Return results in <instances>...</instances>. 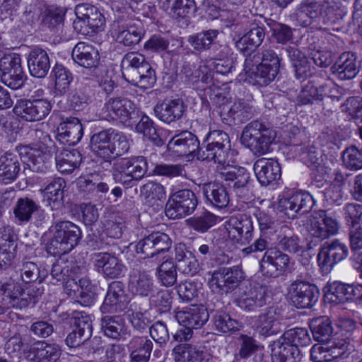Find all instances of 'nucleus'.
<instances>
[{
	"instance_id": "1",
	"label": "nucleus",
	"mask_w": 362,
	"mask_h": 362,
	"mask_svg": "<svg viewBox=\"0 0 362 362\" xmlns=\"http://www.w3.org/2000/svg\"><path fill=\"white\" fill-rule=\"evenodd\" d=\"M232 153L230 144L206 147L200 156L203 160H213L217 164L216 177L223 181L228 182L234 192L241 196L245 189L249 181L250 174L247 170L242 167L230 165Z\"/></svg>"
},
{
	"instance_id": "2",
	"label": "nucleus",
	"mask_w": 362,
	"mask_h": 362,
	"mask_svg": "<svg viewBox=\"0 0 362 362\" xmlns=\"http://www.w3.org/2000/svg\"><path fill=\"white\" fill-rule=\"evenodd\" d=\"M334 6L325 1L316 0H303L296 7L293 18L298 25L311 26L313 29L321 30L322 24L334 23L338 19Z\"/></svg>"
},
{
	"instance_id": "3",
	"label": "nucleus",
	"mask_w": 362,
	"mask_h": 362,
	"mask_svg": "<svg viewBox=\"0 0 362 362\" xmlns=\"http://www.w3.org/2000/svg\"><path fill=\"white\" fill-rule=\"evenodd\" d=\"M90 148L95 156L110 163L112 159L129 151V143L125 135L108 129L92 135Z\"/></svg>"
},
{
	"instance_id": "4",
	"label": "nucleus",
	"mask_w": 362,
	"mask_h": 362,
	"mask_svg": "<svg viewBox=\"0 0 362 362\" xmlns=\"http://www.w3.org/2000/svg\"><path fill=\"white\" fill-rule=\"evenodd\" d=\"M262 62L259 57L249 56L245 60L244 71L248 77L254 79L255 83L266 86L274 80L280 67V59L272 49H265L262 53Z\"/></svg>"
},
{
	"instance_id": "5",
	"label": "nucleus",
	"mask_w": 362,
	"mask_h": 362,
	"mask_svg": "<svg viewBox=\"0 0 362 362\" xmlns=\"http://www.w3.org/2000/svg\"><path fill=\"white\" fill-rule=\"evenodd\" d=\"M36 135L39 138L38 142L32 146H23L20 150V155L30 170L44 173L48 168L54 142L47 133L37 131Z\"/></svg>"
},
{
	"instance_id": "6",
	"label": "nucleus",
	"mask_w": 362,
	"mask_h": 362,
	"mask_svg": "<svg viewBox=\"0 0 362 362\" xmlns=\"http://www.w3.org/2000/svg\"><path fill=\"white\" fill-rule=\"evenodd\" d=\"M53 236L47 244V251L52 255L69 252L81 237L79 228L71 221H59L51 227Z\"/></svg>"
},
{
	"instance_id": "7",
	"label": "nucleus",
	"mask_w": 362,
	"mask_h": 362,
	"mask_svg": "<svg viewBox=\"0 0 362 362\" xmlns=\"http://www.w3.org/2000/svg\"><path fill=\"white\" fill-rule=\"evenodd\" d=\"M274 138L271 128L262 122L253 120L244 127L240 139L254 154L261 156L269 151Z\"/></svg>"
},
{
	"instance_id": "8",
	"label": "nucleus",
	"mask_w": 362,
	"mask_h": 362,
	"mask_svg": "<svg viewBox=\"0 0 362 362\" xmlns=\"http://www.w3.org/2000/svg\"><path fill=\"white\" fill-rule=\"evenodd\" d=\"M148 164L143 156L124 158L112 166V177L116 182L131 185L133 181L141 180L147 173Z\"/></svg>"
},
{
	"instance_id": "9",
	"label": "nucleus",
	"mask_w": 362,
	"mask_h": 362,
	"mask_svg": "<svg viewBox=\"0 0 362 362\" xmlns=\"http://www.w3.org/2000/svg\"><path fill=\"white\" fill-rule=\"evenodd\" d=\"M303 227L308 236L321 242L337 234L339 223L335 218L329 216L326 211L320 210L313 212L306 219Z\"/></svg>"
},
{
	"instance_id": "10",
	"label": "nucleus",
	"mask_w": 362,
	"mask_h": 362,
	"mask_svg": "<svg viewBox=\"0 0 362 362\" xmlns=\"http://www.w3.org/2000/svg\"><path fill=\"white\" fill-rule=\"evenodd\" d=\"M209 313L204 306L191 305L175 313V317L178 323L185 327V330L179 331L175 338L187 341L192 337V329L202 327L209 320Z\"/></svg>"
},
{
	"instance_id": "11",
	"label": "nucleus",
	"mask_w": 362,
	"mask_h": 362,
	"mask_svg": "<svg viewBox=\"0 0 362 362\" xmlns=\"http://www.w3.org/2000/svg\"><path fill=\"white\" fill-rule=\"evenodd\" d=\"M244 278V272L240 266L224 267L211 274L208 285L214 293H228L236 288Z\"/></svg>"
},
{
	"instance_id": "12",
	"label": "nucleus",
	"mask_w": 362,
	"mask_h": 362,
	"mask_svg": "<svg viewBox=\"0 0 362 362\" xmlns=\"http://www.w3.org/2000/svg\"><path fill=\"white\" fill-rule=\"evenodd\" d=\"M198 204L195 194L189 189L171 193L165 206V214L170 218H180L193 213Z\"/></svg>"
},
{
	"instance_id": "13",
	"label": "nucleus",
	"mask_w": 362,
	"mask_h": 362,
	"mask_svg": "<svg viewBox=\"0 0 362 362\" xmlns=\"http://www.w3.org/2000/svg\"><path fill=\"white\" fill-rule=\"evenodd\" d=\"M1 81L6 86L16 90L24 83L25 75L21 66V59L17 54H11L0 59Z\"/></svg>"
},
{
	"instance_id": "14",
	"label": "nucleus",
	"mask_w": 362,
	"mask_h": 362,
	"mask_svg": "<svg viewBox=\"0 0 362 362\" xmlns=\"http://www.w3.org/2000/svg\"><path fill=\"white\" fill-rule=\"evenodd\" d=\"M51 109L52 105L47 100L21 99L17 101L13 111L16 116L25 121L35 122L45 118L49 114Z\"/></svg>"
},
{
	"instance_id": "15",
	"label": "nucleus",
	"mask_w": 362,
	"mask_h": 362,
	"mask_svg": "<svg viewBox=\"0 0 362 362\" xmlns=\"http://www.w3.org/2000/svg\"><path fill=\"white\" fill-rule=\"evenodd\" d=\"M314 203L313 197L308 192H296L288 197L280 198L277 209L288 218H293L297 214L310 211Z\"/></svg>"
},
{
	"instance_id": "16",
	"label": "nucleus",
	"mask_w": 362,
	"mask_h": 362,
	"mask_svg": "<svg viewBox=\"0 0 362 362\" xmlns=\"http://www.w3.org/2000/svg\"><path fill=\"white\" fill-rule=\"evenodd\" d=\"M228 238L240 245L249 243L254 237L253 222L246 216H231L225 222Z\"/></svg>"
},
{
	"instance_id": "17",
	"label": "nucleus",
	"mask_w": 362,
	"mask_h": 362,
	"mask_svg": "<svg viewBox=\"0 0 362 362\" xmlns=\"http://www.w3.org/2000/svg\"><path fill=\"white\" fill-rule=\"evenodd\" d=\"M93 264L96 271L105 279L122 278L127 271L122 261L109 252L95 253Z\"/></svg>"
},
{
	"instance_id": "18",
	"label": "nucleus",
	"mask_w": 362,
	"mask_h": 362,
	"mask_svg": "<svg viewBox=\"0 0 362 362\" xmlns=\"http://www.w3.org/2000/svg\"><path fill=\"white\" fill-rule=\"evenodd\" d=\"M319 290L310 283L296 281L288 288V296L291 303L298 308L312 307L317 301Z\"/></svg>"
},
{
	"instance_id": "19",
	"label": "nucleus",
	"mask_w": 362,
	"mask_h": 362,
	"mask_svg": "<svg viewBox=\"0 0 362 362\" xmlns=\"http://www.w3.org/2000/svg\"><path fill=\"white\" fill-rule=\"evenodd\" d=\"M260 271L263 275L277 277L290 269L288 255L276 249L267 250L260 262Z\"/></svg>"
},
{
	"instance_id": "20",
	"label": "nucleus",
	"mask_w": 362,
	"mask_h": 362,
	"mask_svg": "<svg viewBox=\"0 0 362 362\" xmlns=\"http://www.w3.org/2000/svg\"><path fill=\"white\" fill-rule=\"evenodd\" d=\"M347 350L344 339H334L313 345L310 349V358L313 362H329L344 356Z\"/></svg>"
},
{
	"instance_id": "21",
	"label": "nucleus",
	"mask_w": 362,
	"mask_h": 362,
	"mask_svg": "<svg viewBox=\"0 0 362 362\" xmlns=\"http://www.w3.org/2000/svg\"><path fill=\"white\" fill-rule=\"evenodd\" d=\"M136 108V105L127 98H110L104 103L100 115L107 120L120 119L125 122L134 113Z\"/></svg>"
},
{
	"instance_id": "22",
	"label": "nucleus",
	"mask_w": 362,
	"mask_h": 362,
	"mask_svg": "<svg viewBox=\"0 0 362 362\" xmlns=\"http://www.w3.org/2000/svg\"><path fill=\"white\" fill-rule=\"evenodd\" d=\"M172 240L164 233L154 232L140 240L136 245L137 253L144 255L146 257L154 256L168 252L171 247Z\"/></svg>"
},
{
	"instance_id": "23",
	"label": "nucleus",
	"mask_w": 362,
	"mask_h": 362,
	"mask_svg": "<svg viewBox=\"0 0 362 362\" xmlns=\"http://www.w3.org/2000/svg\"><path fill=\"white\" fill-rule=\"evenodd\" d=\"M348 254L347 246L339 240H334L324 244L317 255V262L323 270L329 271L334 264L346 259Z\"/></svg>"
},
{
	"instance_id": "24",
	"label": "nucleus",
	"mask_w": 362,
	"mask_h": 362,
	"mask_svg": "<svg viewBox=\"0 0 362 362\" xmlns=\"http://www.w3.org/2000/svg\"><path fill=\"white\" fill-rule=\"evenodd\" d=\"M16 234L10 226L0 228V270H6L15 257Z\"/></svg>"
},
{
	"instance_id": "25",
	"label": "nucleus",
	"mask_w": 362,
	"mask_h": 362,
	"mask_svg": "<svg viewBox=\"0 0 362 362\" xmlns=\"http://www.w3.org/2000/svg\"><path fill=\"white\" fill-rule=\"evenodd\" d=\"M83 128L76 117H68L57 127V139L64 145L74 146L81 139Z\"/></svg>"
},
{
	"instance_id": "26",
	"label": "nucleus",
	"mask_w": 362,
	"mask_h": 362,
	"mask_svg": "<svg viewBox=\"0 0 362 362\" xmlns=\"http://www.w3.org/2000/svg\"><path fill=\"white\" fill-rule=\"evenodd\" d=\"M254 172L259 182L262 186H267L281 177V167L274 159L262 158L255 161Z\"/></svg>"
},
{
	"instance_id": "27",
	"label": "nucleus",
	"mask_w": 362,
	"mask_h": 362,
	"mask_svg": "<svg viewBox=\"0 0 362 362\" xmlns=\"http://www.w3.org/2000/svg\"><path fill=\"white\" fill-rule=\"evenodd\" d=\"M199 146L197 137L189 132L185 131L174 136L168 144V149L177 156L192 154Z\"/></svg>"
},
{
	"instance_id": "28",
	"label": "nucleus",
	"mask_w": 362,
	"mask_h": 362,
	"mask_svg": "<svg viewBox=\"0 0 362 362\" xmlns=\"http://www.w3.org/2000/svg\"><path fill=\"white\" fill-rule=\"evenodd\" d=\"M185 112V106L180 99L165 100L154 107L157 118L167 124L181 119Z\"/></svg>"
},
{
	"instance_id": "29",
	"label": "nucleus",
	"mask_w": 362,
	"mask_h": 362,
	"mask_svg": "<svg viewBox=\"0 0 362 362\" xmlns=\"http://www.w3.org/2000/svg\"><path fill=\"white\" fill-rule=\"evenodd\" d=\"M0 292L8 307L22 309L28 306L24 291L21 285L12 279L0 281Z\"/></svg>"
},
{
	"instance_id": "30",
	"label": "nucleus",
	"mask_w": 362,
	"mask_h": 362,
	"mask_svg": "<svg viewBox=\"0 0 362 362\" xmlns=\"http://www.w3.org/2000/svg\"><path fill=\"white\" fill-rule=\"evenodd\" d=\"M359 62L354 53H342L332 66L333 73L341 80L354 78L359 71Z\"/></svg>"
},
{
	"instance_id": "31",
	"label": "nucleus",
	"mask_w": 362,
	"mask_h": 362,
	"mask_svg": "<svg viewBox=\"0 0 362 362\" xmlns=\"http://www.w3.org/2000/svg\"><path fill=\"white\" fill-rule=\"evenodd\" d=\"M266 287L256 284L243 293L237 299V305L247 311H254L266 303Z\"/></svg>"
},
{
	"instance_id": "32",
	"label": "nucleus",
	"mask_w": 362,
	"mask_h": 362,
	"mask_svg": "<svg viewBox=\"0 0 362 362\" xmlns=\"http://www.w3.org/2000/svg\"><path fill=\"white\" fill-rule=\"evenodd\" d=\"M127 302L128 298L122 284L119 281H114L109 286L101 310L107 312L122 310Z\"/></svg>"
},
{
	"instance_id": "33",
	"label": "nucleus",
	"mask_w": 362,
	"mask_h": 362,
	"mask_svg": "<svg viewBox=\"0 0 362 362\" xmlns=\"http://www.w3.org/2000/svg\"><path fill=\"white\" fill-rule=\"evenodd\" d=\"M71 57L76 63L85 68L95 67L99 61L98 50L93 45L83 42L75 45Z\"/></svg>"
},
{
	"instance_id": "34",
	"label": "nucleus",
	"mask_w": 362,
	"mask_h": 362,
	"mask_svg": "<svg viewBox=\"0 0 362 362\" xmlns=\"http://www.w3.org/2000/svg\"><path fill=\"white\" fill-rule=\"evenodd\" d=\"M29 71L36 78L45 77L50 68V62L47 53L40 49H33L28 58Z\"/></svg>"
},
{
	"instance_id": "35",
	"label": "nucleus",
	"mask_w": 362,
	"mask_h": 362,
	"mask_svg": "<svg viewBox=\"0 0 362 362\" xmlns=\"http://www.w3.org/2000/svg\"><path fill=\"white\" fill-rule=\"evenodd\" d=\"M154 288L153 277L145 272H134L129 276V289L134 295L148 296Z\"/></svg>"
},
{
	"instance_id": "36",
	"label": "nucleus",
	"mask_w": 362,
	"mask_h": 362,
	"mask_svg": "<svg viewBox=\"0 0 362 362\" xmlns=\"http://www.w3.org/2000/svg\"><path fill=\"white\" fill-rule=\"evenodd\" d=\"M65 186L64 180L61 177H57L53 179L42 190L44 199L52 210L58 209L63 206L64 189Z\"/></svg>"
},
{
	"instance_id": "37",
	"label": "nucleus",
	"mask_w": 362,
	"mask_h": 362,
	"mask_svg": "<svg viewBox=\"0 0 362 362\" xmlns=\"http://www.w3.org/2000/svg\"><path fill=\"white\" fill-rule=\"evenodd\" d=\"M203 193L206 200L217 209L226 208L230 202V196L226 188L215 182L204 185Z\"/></svg>"
},
{
	"instance_id": "38",
	"label": "nucleus",
	"mask_w": 362,
	"mask_h": 362,
	"mask_svg": "<svg viewBox=\"0 0 362 362\" xmlns=\"http://www.w3.org/2000/svg\"><path fill=\"white\" fill-rule=\"evenodd\" d=\"M21 167L17 156L7 153L0 157V182L10 183L17 178Z\"/></svg>"
},
{
	"instance_id": "39",
	"label": "nucleus",
	"mask_w": 362,
	"mask_h": 362,
	"mask_svg": "<svg viewBox=\"0 0 362 362\" xmlns=\"http://www.w3.org/2000/svg\"><path fill=\"white\" fill-rule=\"evenodd\" d=\"M152 349L153 342L146 337L132 338L129 344L132 362H148Z\"/></svg>"
},
{
	"instance_id": "40",
	"label": "nucleus",
	"mask_w": 362,
	"mask_h": 362,
	"mask_svg": "<svg viewBox=\"0 0 362 362\" xmlns=\"http://www.w3.org/2000/svg\"><path fill=\"white\" fill-rule=\"evenodd\" d=\"M144 34V31L140 22H129L122 25L118 31L117 40L125 46H132L139 43Z\"/></svg>"
},
{
	"instance_id": "41",
	"label": "nucleus",
	"mask_w": 362,
	"mask_h": 362,
	"mask_svg": "<svg viewBox=\"0 0 362 362\" xmlns=\"http://www.w3.org/2000/svg\"><path fill=\"white\" fill-rule=\"evenodd\" d=\"M33 359L37 362H55L62 354L61 347L57 344L38 341L31 349Z\"/></svg>"
},
{
	"instance_id": "42",
	"label": "nucleus",
	"mask_w": 362,
	"mask_h": 362,
	"mask_svg": "<svg viewBox=\"0 0 362 362\" xmlns=\"http://www.w3.org/2000/svg\"><path fill=\"white\" fill-rule=\"evenodd\" d=\"M298 353V348L282 336L273 344L272 360V362H293Z\"/></svg>"
},
{
	"instance_id": "43",
	"label": "nucleus",
	"mask_w": 362,
	"mask_h": 362,
	"mask_svg": "<svg viewBox=\"0 0 362 362\" xmlns=\"http://www.w3.org/2000/svg\"><path fill=\"white\" fill-rule=\"evenodd\" d=\"M57 170L62 174L71 173L78 167L81 161V155L77 150L62 151L55 158Z\"/></svg>"
},
{
	"instance_id": "44",
	"label": "nucleus",
	"mask_w": 362,
	"mask_h": 362,
	"mask_svg": "<svg viewBox=\"0 0 362 362\" xmlns=\"http://www.w3.org/2000/svg\"><path fill=\"white\" fill-rule=\"evenodd\" d=\"M279 247L290 253H301L304 251V247L300 243L299 237L294 234L291 228L286 226H282L280 234L278 236Z\"/></svg>"
},
{
	"instance_id": "45",
	"label": "nucleus",
	"mask_w": 362,
	"mask_h": 362,
	"mask_svg": "<svg viewBox=\"0 0 362 362\" xmlns=\"http://www.w3.org/2000/svg\"><path fill=\"white\" fill-rule=\"evenodd\" d=\"M280 317L274 308H269L265 313L259 315L257 328L262 335L276 334L281 329Z\"/></svg>"
},
{
	"instance_id": "46",
	"label": "nucleus",
	"mask_w": 362,
	"mask_h": 362,
	"mask_svg": "<svg viewBox=\"0 0 362 362\" xmlns=\"http://www.w3.org/2000/svg\"><path fill=\"white\" fill-rule=\"evenodd\" d=\"M75 14L81 19L86 20L89 28L93 30L102 27L105 22V18L99 10L90 4H78L75 7Z\"/></svg>"
},
{
	"instance_id": "47",
	"label": "nucleus",
	"mask_w": 362,
	"mask_h": 362,
	"mask_svg": "<svg viewBox=\"0 0 362 362\" xmlns=\"http://www.w3.org/2000/svg\"><path fill=\"white\" fill-rule=\"evenodd\" d=\"M194 0H165L162 8L173 18H183L195 10Z\"/></svg>"
},
{
	"instance_id": "48",
	"label": "nucleus",
	"mask_w": 362,
	"mask_h": 362,
	"mask_svg": "<svg viewBox=\"0 0 362 362\" xmlns=\"http://www.w3.org/2000/svg\"><path fill=\"white\" fill-rule=\"evenodd\" d=\"M124 228L123 218L115 213L112 209H107L103 222V230L107 236L119 239L122 238Z\"/></svg>"
},
{
	"instance_id": "49",
	"label": "nucleus",
	"mask_w": 362,
	"mask_h": 362,
	"mask_svg": "<svg viewBox=\"0 0 362 362\" xmlns=\"http://www.w3.org/2000/svg\"><path fill=\"white\" fill-rule=\"evenodd\" d=\"M326 88V86L317 87L313 83H308L298 95L297 103L304 105L322 101L324 97L328 95V93L325 90Z\"/></svg>"
},
{
	"instance_id": "50",
	"label": "nucleus",
	"mask_w": 362,
	"mask_h": 362,
	"mask_svg": "<svg viewBox=\"0 0 362 362\" xmlns=\"http://www.w3.org/2000/svg\"><path fill=\"white\" fill-rule=\"evenodd\" d=\"M254 112L252 105L247 101L240 100L233 103L228 109L226 115L235 124H241L252 118Z\"/></svg>"
},
{
	"instance_id": "51",
	"label": "nucleus",
	"mask_w": 362,
	"mask_h": 362,
	"mask_svg": "<svg viewBox=\"0 0 362 362\" xmlns=\"http://www.w3.org/2000/svg\"><path fill=\"white\" fill-rule=\"evenodd\" d=\"M355 284H345L341 282L333 283L325 294V297L330 303L334 304L343 303L350 298L354 297Z\"/></svg>"
},
{
	"instance_id": "52",
	"label": "nucleus",
	"mask_w": 362,
	"mask_h": 362,
	"mask_svg": "<svg viewBox=\"0 0 362 362\" xmlns=\"http://www.w3.org/2000/svg\"><path fill=\"white\" fill-rule=\"evenodd\" d=\"M38 207L37 204L31 199L28 197L18 199L13 208L16 222L20 225L28 222Z\"/></svg>"
},
{
	"instance_id": "53",
	"label": "nucleus",
	"mask_w": 362,
	"mask_h": 362,
	"mask_svg": "<svg viewBox=\"0 0 362 362\" xmlns=\"http://www.w3.org/2000/svg\"><path fill=\"white\" fill-rule=\"evenodd\" d=\"M51 76L54 81V92L62 95L69 90L72 81L71 73L64 66L56 64L52 70Z\"/></svg>"
},
{
	"instance_id": "54",
	"label": "nucleus",
	"mask_w": 362,
	"mask_h": 362,
	"mask_svg": "<svg viewBox=\"0 0 362 362\" xmlns=\"http://www.w3.org/2000/svg\"><path fill=\"white\" fill-rule=\"evenodd\" d=\"M264 38V29L257 25L236 42V47L242 52L251 50L258 47Z\"/></svg>"
},
{
	"instance_id": "55",
	"label": "nucleus",
	"mask_w": 362,
	"mask_h": 362,
	"mask_svg": "<svg viewBox=\"0 0 362 362\" xmlns=\"http://www.w3.org/2000/svg\"><path fill=\"white\" fill-rule=\"evenodd\" d=\"M127 81L140 88H148L156 83V74L149 63L146 62Z\"/></svg>"
},
{
	"instance_id": "56",
	"label": "nucleus",
	"mask_w": 362,
	"mask_h": 362,
	"mask_svg": "<svg viewBox=\"0 0 362 362\" xmlns=\"http://www.w3.org/2000/svg\"><path fill=\"white\" fill-rule=\"evenodd\" d=\"M286 51L295 68L296 77L302 79L306 78L310 71L308 59L299 49L294 47H289Z\"/></svg>"
},
{
	"instance_id": "57",
	"label": "nucleus",
	"mask_w": 362,
	"mask_h": 362,
	"mask_svg": "<svg viewBox=\"0 0 362 362\" xmlns=\"http://www.w3.org/2000/svg\"><path fill=\"white\" fill-rule=\"evenodd\" d=\"M147 62L143 54L139 52H129L126 54L122 61V75L127 80L134 73Z\"/></svg>"
},
{
	"instance_id": "58",
	"label": "nucleus",
	"mask_w": 362,
	"mask_h": 362,
	"mask_svg": "<svg viewBox=\"0 0 362 362\" xmlns=\"http://www.w3.org/2000/svg\"><path fill=\"white\" fill-rule=\"evenodd\" d=\"M310 328L314 339L319 342H326L332 333L331 322L327 317H320L312 320Z\"/></svg>"
},
{
	"instance_id": "59",
	"label": "nucleus",
	"mask_w": 362,
	"mask_h": 362,
	"mask_svg": "<svg viewBox=\"0 0 362 362\" xmlns=\"http://www.w3.org/2000/svg\"><path fill=\"white\" fill-rule=\"evenodd\" d=\"M218 34L217 30H208L189 36L188 42L195 50L201 52L209 48Z\"/></svg>"
},
{
	"instance_id": "60",
	"label": "nucleus",
	"mask_w": 362,
	"mask_h": 362,
	"mask_svg": "<svg viewBox=\"0 0 362 362\" xmlns=\"http://www.w3.org/2000/svg\"><path fill=\"white\" fill-rule=\"evenodd\" d=\"M69 260L64 257H60L53 264L50 272V283L52 284L69 283Z\"/></svg>"
},
{
	"instance_id": "61",
	"label": "nucleus",
	"mask_w": 362,
	"mask_h": 362,
	"mask_svg": "<svg viewBox=\"0 0 362 362\" xmlns=\"http://www.w3.org/2000/svg\"><path fill=\"white\" fill-rule=\"evenodd\" d=\"M101 326L105 334L112 339H117L124 332V322L119 316H105Z\"/></svg>"
},
{
	"instance_id": "62",
	"label": "nucleus",
	"mask_w": 362,
	"mask_h": 362,
	"mask_svg": "<svg viewBox=\"0 0 362 362\" xmlns=\"http://www.w3.org/2000/svg\"><path fill=\"white\" fill-rule=\"evenodd\" d=\"M177 266L172 259L164 261L158 267V279L167 287L173 286L177 281Z\"/></svg>"
},
{
	"instance_id": "63",
	"label": "nucleus",
	"mask_w": 362,
	"mask_h": 362,
	"mask_svg": "<svg viewBox=\"0 0 362 362\" xmlns=\"http://www.w3.org/2000/svg\"><path fill=\"white\" fill-rule=\"evenodd\" d=\"M175 362H199L201 352L189 344H181L173 349Z\"/></svg>"
},
{
	"instance_id": "64",
	"label": "nucleus",
	"mask_w": 362,
	"mask_h": 362,
	"mask_svg": "<svg viewBox=\"0 0 362 362\" xmlns=\"http://www.w3.org/2000/svg\"><path fill=\"white\" fill-rule=\"evenodd\" d=\"M342 160L344 166L351 170L362 168V151L355 146L347 148L343 152Z\"/></svg>"
}]
</instances>
